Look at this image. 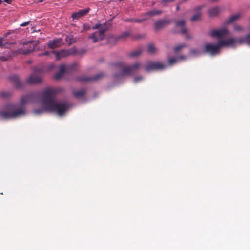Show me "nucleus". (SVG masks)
I'll return each instance as SVG.
<instances>
[{
  "mask_svg": "<svg viewBox=\"0 0 250 250\" xmlns=\"http://www.w3.org/2000/svg\"><path fill=\"white\" fill-rule=\"evenodd\" d=\"M57 92V89L48 88L43 90L41 95L36 92L31 93L21 98V106L20 108L16 109L14 104H9L6 106L8 111L1 112L0 116L2 118L7 119L24 115L25 114V104L29 102L36 101L39 97L42 99L43 108L35 110V113L39 114L43 113L44 111H50L55 112L59 116H62L66 112L69 105L66 102H58L55 101V97Z\"/></svg>",
  "mask_w": 250,
  "mask_h": 250,
  "instance_id": "nucleus-1",
  "label": "nucleus"
},
{
  "mask_svg": "<svg viewBox=\"0 0 250 250\" xmlns=\"http://www.w3.org/2000/svg\"><path fill=\"white\" fill-rule=\"evenodd\" d=\"M141 67V63L136 62L130 66L123 67L120 73L116 75V78L122 77L125 75H131L137 72Z\"/></svg>",
  "mask_w": 250,
  "mask_h": 250,
  "instance_id": "nucleus-2",
  "label": "nucleus"
},
{
  "mask_svg": "<svg viewBox=\"0 0 250 250\" xmlns=\"http://www.w3.org/2000/svg\"><path fill=\"white\" fill-rule=\"evenodd\" d=\"M220 46L218 42L217 44L210 43H206L204 47V52L213 56L219 53Z\"/></svg>",
  "mask_w": 250,
  "mask_h": 250,
  "instance_id": "nucleus-3",
  "label": "nucleus"
},
{
  "mask_svg": "<svg viewBox=\"0 0 250 250\" xmlns=\"http://www.w3.org/2000/svg\"><path fill=\"white\" fill-rule=\"evenodd\" d=\"M107 31V28L101 29L92 34L89 38L91 39L93 42H96L99 40H102L104 38L105 33Z\"/></svg>",
  "mask_w": 250,
  "mask_h": 250,
  "instance_id": "nucleus-4",
  "label": "nucleus"
},
{
  "mask_svg": "<svg viewBox=\"0 0 250 250\" xmlns=\"http://www.w3.org/2000/svg\"><path fill=\"white\" fill-rule=\"evenodd\" d=\"M166 66L159 62H148L145 66V70L146 71L148 72L155 70H162L165 68Z\"/></svg>",
  "mask_w": 250,
  "mask_h": 250,
  "instance_id": "nucleus-5",
  "label": "nucleus"
},
{
  "mask_svg": "<svg viewBox=\"0 0 250 250\" xmlns=\"http://www.w3.org/2000/svg\"><path fill=\"white\" fill-rule=\"evenodd\" d=\"M104 76L103 73H99L94 77H86L85 76H80L77 78L79 82H90L96 81Z\"/></svg>",
  "mask_w": 250,
  "mask_h": 250,
  "instance_id": "nucleus-6",
  "label": "nucleus"
},
{
  "mask_svg": "<svg viewBox=\"0 0 250 250\" xmlns=\"http://www.w3.org/2000/svg\"><path fill=\"white\" fill-rule=\"evenodd\" d=\"M52 52L55 54L56 60H59L61 59L68 56L73 54L71 50H61L59 51H52Z\"/></svg>",
  "mask_w": 250,
  "mask_h": 250,
  "instance_id": "nucleus-7",
  "label": "nucleus"
},
{
  "mask_svg": "<svg viewBox=\"0 0 250 250\" xmlns=\"http://www.w3.org/2000/svg\"><path fill=\"white\" fill-rule=\"evenodd\" d=\"M35 49V46L32 44V42H29L23 43V48L19 50L20 54H27Z\"/></svg>",
  "mask_w": 250,
  "mask_h": 250,
  "instance_id": "nucleus-8",
  "label": "nucleus"
},
{
  "mask_svg": "<svg viewBox=\"0 0 250 250\" xmlns=\"http://www.w3.org/2000/svg\"><path fill=\"white\" fill-rule=\"evenodd\" d=\"M171 23L170 20L168 19H160L156 21L154 23L155 30L158 31L161 29Z\"/></svg>",
  "mask_w": 250,
  "mask_h": 250,
  "instance_id": "nucleus-9",
  "label": "nucleus"
},
{
  "mask_svg": "<svg viewBox=\"0 0 250 250\" xmlns=\"http://www.w3.org/2000/svg\"><path fill=\"white\" fill-rule=\"evenodd\" d=\"M186 23V21L184 20H181L175 21V26L180 27L182 28L181 33L182 34L186 35V38L187 39H191L192 37L187 34L188 30L184 26Z\"/></svg>",
  "mask_w": 250,
  "mask_h": 250,
  "instance_id": "nucleus-10",
  "label": "nucleus"
},
{
  "mask_svg": "<svg viewBox=\"0 0 250 250\" xmlns=\"http://www.w3.org/2000/svg\"><path fill=\"white\" fill-rule=\"evenodd\" d=\"M10 80L12 82L14 87L17 89H21L23 87L24 83L20 80L17 75H13L9 77Z\"/></svg>",
  "mask_w": 250,
  "mask_h": 250,
  "instance_id": "nucleus-11",
  "label": "nucleus"
},
{
  "mask_svg": "<svg viewBox=\"0 0 250 250\" xmlns=\"http://www.w3.org/2000/svg\"><path fill=\"white\" fill-rule=\"evenodd\" d=\"M228 33V30L226 28H221L218 30H212L210 33L209 35L212 37H216L221 38L227 35Z\"/></svg>",
  "mask_w": 250,
  "mask_h": 250,
  "instance_id": "nucleus-12",
  "label": "nucleus"
},
{
  "mask_svg": "<svg viewBox=\"0 0 250 250\" xmlns=\"http://www.w3.org/2000/svg\"><path fill=\"white\" fill-rule=\"evenodd\" d=\"M62 45V39L58 38L54 40H50L47 43V46L49 48L54 49L57 48Z\"/></svg>",
  "mask_w": 250,
  "mask_h": 250,
  "instance_id": "nucleus-13",
  "label": "nucleus"
},
{
  "mask_svg": "<svg viewBox=\"0 0 250 250\" xmlns=\"http://www.w3.org/2000/svg\"><path fill=\"white\" fill-rule=\"evenodd\" d=\"M90 10V8H86L84 9H81L78 11L73 13L72 14V18L73 19L78 20L80 18L83 17L87 14Z\"/></svg>",
  "mask_w": 250,
  "mask_h": 250,
  "instance_id": "nucleus-14",
  "label": "nucleus"
},
{
  "mask_svg": "<svg viewBox=\"0 0 250 250\" xmlns=\"http://www.w3.org/2000/svg\"><path fill=\"white\" fill-rule=\"evenodd\" d=\"M202 6H200L196 7L193 10V12L195 13V14L193 15L191 18V21L192 22H194L195 21L200 20L201 16V10L203 8Z\"/></svg>",
  "mask_w": 250,
  "mask_h": 250,
  "instance_id": "nucleus-15",
  "label": "nucleus"
},
{
  "mask_svg": "<svg viewBox=\"0 0 250 250\" xmlns=\"http://www.w3.org/2000/svg\"><path fill=\"white\" fill-rule=\"evenodd\" d=\"M236 40L234 38H230L225 40H221L218 42L219 44L221 47L223 46H234Z\"/></svg>",
  "mask_w": 250,
  "mask_h": 250,
  "instance_id": "nucleus-16",
  "label": "nucleus"
},
{
  "mask_svg": "<svg viewBox=\"0 0 250 250\" xmlns=\"http://www.w3.org/2000/svg\"><path fill=\"white\" fill-rule=\"evenodd\" d=\"M26 82L30 84L39 83L42 82V78L32 75L26 79Z\"/></svg>",
  "mask_w": 250,
  "mask_h": 250,
  "instance_id": "nucleus-17",
  "label": "nucleus"
},
{
  "mask_svg": "<svg viewBox=\"0 0 250 250\" xmlns=\"http://www.w3.org/2000/svg\"><path fill=\"white\" fill-rule=\"evenodd\" d=\"M162 12L161 10L153 9L147 12L144 13L142 15L144 16V17H148V19L150 17L160 15Z\"/></svg>",
  "mask_w": 250,
  "mask_h": 250,
  "instance_id": "nucleus-18",
  "label": "nucleus"
},
{
  "mask_svg": "<svg viewBox=\"0 0 250 250\" xmlns=\"http://www.w3.org/2000/svg\"><path fill=\"white\" fill-rule=\"evenodd\" d=\"M66 69L64 65H61L60 66L59 71L54 75V78L55 80L60 79L64 75Z\"/></svg>",
  "mask_w": 250,
  "mask_h": 250,
  "instance_id": "nucleus-19",
  "label": "nucleus"
},
{
  "mask_svg": "<svg viewBox=\"0 0 250 250\" xmlns=\"http://www.w3.org/2000/svg\"><path fill=\"white\" fill-rule=\"evenodd\" d=\"M220 11V8L219 7H214L209 9L208 13L209 17H213L217 16Z\"/></svg>",
  "mask_w": 250,
  "mask_h": 250,
  "instance_id": "nucleus-20",
  "label": "nucleus"
},
{
  "mask_svg": "<svg viewBox=\"0 0 250 250\" xmlns=\"http://www.w3.org/2000/svg\"><path fill=\"white\" fill-rule=\"evenodd\" d=\"M238 42L240 44L246 43L250 45V34H248L246 37L239 38Z\"/></svg>",
  "mask_w": 250,
  "mask_h": 250,
  "instance_id": "nucleus-21",
  "label": "nucleus"
},
{
  "mask_svg": "<svg viewBox=\"0 0 250 250\" xmlns=\"http://www.w3.org/2000/svg\"><path fill=\"white\" fill-rule=\"evenodd\" d=\"M241 17V14L240 13L234 14L230 16V18L226 22L228 24H230L239 19Z\"/></svg>",
  "mask_w": 250,
  "mask_h": 250,
  "instance_id": "nucleus-22",
  "label": "nucleus"
},
{
  "mask_svg": "<svg viewBox=\"0 0 250 250\" xmlns=\"http://www.w3.org/2000/svg\"><path fill=\"white\" fill-rule=\"evenodd\" d=\"M85 94V90L83 89L73 92V95L76 98L83 97Z\"/></svg>",
  "mask_w": 250,
  "mask_h": 250,
  "instance_id": "nucleus-23",
  "label": "nucleus"
},
{
  "mask_svg": "<svg viewBox=\"0 0 250 250\" xmlns=\"http://www.w3.org/2000/svg\"><path fill=\"white\" fill-rule=\"evenodd\" d=\"M148 19V17H144L140 19H128L125 20L126 21L128 22H134L137 23H141L144 21L147 20Z\"/></svg>",
  "mask_w": 250,
  "mask_h": 250,
  "instance_id": "nucleus-24",
  "label": "nucleus"
},
{
  "mask_svg": "<svg viewBox=\"0 0 250 250\" xmlns=\"http://www.w3.org/2000/svg\"><path fill=\"white\" fill-rule=\"evenodd\" d=\"M142 53V50L141 49H139L138 50L132 51L131 52L129 53L128 54V56L130 57H136L140 55Z\"/></svg>",
  "mask_w": 250,
  "mask_h": 250,
  "instance_id": "nucleus-25",
  "label": "nucleus"
},
{
  "mask_svg": "<svg viewBox=\"0 0 250 250\" xmlns=\"http://www.w3.org/2000/svg\"><path fill=\"white\" fill-rule=\"evenodd\" d=\"M147 51L150 54H154L156 52V48L153 44H149L148 45Z\"/></svg>",
  "mask_w": 250,
  "mask_h": 250,
  "instance_id": "nucleus-26",
  "label": "nucleus"
},
{
  "mask_svg": "<svg viewBox=\"0 0 250 250\" xmlns=\"http://www.w3.org/2000/svg\"><path fill=\"white\" fill-rule=\"evenodd\" d=\"M12 55L8 54L6 56L0 55V60L2 61L5 62L7 61L9 58L12 57Z\"/></svg>",
  "mask_w": 250,
  "mask_h": 250,
  "instance_id": "nucleus-27",
  "label": "nucleus"
},
{
  "mask_svg": "<svg viewBox=\"0 0 250 250\" xmlns=\"http://www.w3.org/2000/svg\"><path fill=\"white\" fill-rule=\"evenodd\" d=\"M11 95L10 91H3L0 93V96L2 98H8Z\"/></svg>",
  "mask_w": 250,
  "mask_h": 250,
  "instance_id": "nucleus-28",
  "label": "nucleus"
},
{
  "mask_svg": "<svg viewBox=\"0 0 250 250\" xmlns=\"http://www.w3.org/2000/svg\"><path fill=\"white\" fill-rule=\"evenodd\" d=\"M130 34L128 32H125L118 37V39H125L130 36Z\"/></svg>",
  "mask_w": 250,
  "mask_h": 250,
  "instance_id": "nucleus-29",
  "label": "nucleus"
},
{
  "mask_svg": "<svg viewBox=\"0 0 250 250\" xmlns=\"http://www.w3.org/2000/svg\"><path fill=\"white\" fill-rule=\"evenodd\" d=\"M185 46H186V45L184 44H181L178 45L174 48V50L175 52H177L180 51V50H181L182 48H183Z\"/></svg>",
  "mask_w": 250,
  "mask_h": 250,
  "instance_id": "nucleus-30",
  "label": "nucleus"
},
{
  "mask_svg": "<svg viewBox=\"0 0 250 250\" xmlns=\"http://www.w3.org/2000/svg\"><path fill=\"white\" fill-rule=\"evenodd\" d=\"M177 59H176L175 57L170 58L168 61V63L170 65H173V64H175L177 62Z\"/></svg>",
  "mask_w": 250,
  "mask_h": 250,
  "instance_id": "nucleus-31",
  "label": "nucleus"
},
{
  "mask_svg": "<svg viewBox=\"0 0 250 250\" xmlns=\"http://www.w3.org/2000/svg\"><path fill=\"white\" fill-rule=\"evenodd\" d=\"M105 28H107L106 26H105V25H103V24H96L93 27V29H104Z\"/></svg>",
  "mask_w": 250,
  "mask_h": 250,
  "instance_id": "nucleus-32",
  "label": "nucleus"
},
{
  "mask_svg": "<svg viewBox=\"0 0 250 250\" xmlns=\"http://www.w3.org/2000/svg\"><path fill=\"white\" fill-rule=\"evenodd\" d=\"M174 1V0H162L161 3L163 6H166L167 4L173 2Z\"/></svg>",
  "mask_w": 250,
  "mask_h": 250,
  "instance_id": "nucleus-33",
  "label": "nucleus"
},
{
  "mask_svg": "<svg viewBox=\"0 0 250 250\" xmlns=\"http://www.w3.org/2000/svg\"><path fill=\"white\" fill-rule=\"evenodd\" d=\"M51 54H53L52 51L51 52H49V51H46L45 52H44L43 53H42V54H40L39 55V56H47V55H50Z\"/></svg>",
  "mask_w": 250,
  "mask_h": 250,
  "instance_id": "nucleus-34",
  "label": "nucleus"
},
{
  "mask_svg": "<svg viewBox=\"0 0 250 250\" xmlns=\"http://www.w3.org/2000/svg\"><path fill=\"white\" fill-rule=\"evenodd\" d=\"M143 79L142 76H138L135 78L134 80L135 82H138L139 81H141Z\"/></svg>",
  "mask_w": 250,
  "mask_h": 250,
  "instance_id": "nucleus-35",
  "label": "nucleus"
},
{
  "mask_svg": "<svg viewBox=\"0 0 250 250\" xmlns=\"http://www.w3.org/2000/svg\"><path fill=\"white\" fill-rule=\"evenodd\" d=\"M234 29L236 30H238V31H241L242 30V28L239 26V25H235L234 26Z\"/></svg>",
  "mask_w": 250,
  "mask_h": 250,
  "instance_id": "nucleus-36",
  "label": "nucleus"
},
{
  "mask_svg": "<svg viewBox=\"0 0 250 250\" xmlns=\"http://www.w3.org/2000/svg\"><path fill=\"white\" fill-rule=\"evenodd\" d=\"M29 21L25 22L21 24L20 25V26H21V27L26 26L28 25L29 24Z\"/></svg>",
  "mask_w": 250,
  "mask_h": 250,
  "instance_id": "nucleus-37",
  "label": "nucleus"
},
{
  "mask_svg": "<svg viewBox=\"0 0 250 250\" xmlns=\"http://www.w3.org/2000/svg\"><path fill=\"white\" fill-rule=\"evenodd\" d=\"M2 41H3V38H0V47H2L4 46V44H3Z\"/></svg>",
  "mask_w": 250,
  "mask_h": 250,
  "instance_id": "nucleus-38",
  "label": "nucleus"
},
{
  "mask_svg": "<svg viewBox=\"0 0 250 250\" xmlns=\"http://www.w3.org/2000/svg\"><path fill=\"white\" fill-rule=\"evenodd\" d=\"M190 53L191 54H196L197 53V51H196V50L195 49H192V50H190Z\"/></svg>",
  "mask_w": 250,
  "mask_h": 250,
  "instance_id": "nucleus-39",
  "label": "nucleus"
},
{
  "mask_svg": "<svg viewBox=\"0 0 250 250\" xmlns=\"http://www.w3.org/2000/svg\"><path fill=\"white\" fill-rule=\"evenodd\" d=\"M13 0H4L3 1L7 3L10 4Z\"/></svg>",
  "mask_w": 250,
  "mask_h": 250,
  "instance_id": "nucleus-40",
  "label": "nucleus"
},
{
  "mask_svg": "<svg viewBox=\"0 0 250 250\" xmlns=\"http://www.w3.org/2000/svg\"><path fill=\"white\" fill-rule=\"evenodd\" d=\"M179 9H180V7L178 5H177L176 7V11H179Z\"/></svg>",
  "mask_w": 250,
  "mask_h": 250,
  "instance_id": "nucleus-41",
  "label": "nucleus"
},
{
  "mask_svg": "<svg viewBox=\"0 0 250 250\" xmlns=\"http://www.w3.org/2000/svg\"><path fill=\"white\" fill-rule=\"evenodd\" d=\"M185 56H180V58L181 59H185Z\"/></svg>",
  "mask_w": 250,
  "mask_h": 250,
  "instance_id": "nucleus-42",
  "label": "nucleus"
},
{
  "mask_svg": "<svg viewBox=\"0 0 250 250\" xmlns=\"http://www.w3.org/2000/svg\"><path fill=\"white\" fill-rule=\"evenodd\" d=\"M209 1H212V2H215V1H217V0H209Z\"/></svg>",
  "mask_w": 250,
  "mask_h": 250,
  "instance_id": "nucleus-43",
  "label": "nucleus"
},
{
  "mask_svg": "<svg viewBox=\"0 0 250 250\" xmlns=\"http://www.w3.org/2000/svg\"><path fill=\"white\" fill-rule=\"evenodd\" d=\"M9 34H10V33H9V32H8V33H7L5 35V36H5V37H6V36H7V35H9Z\"/></svg>",
  "mask_w": 250,
  "mask_h": 250,
  "instance_id": "nucleus-44",
  "label": "nucleus"
},
{
  "mask_svg": "<svg viewBox=\"0 0 250 250\" xmlns=\"http://www.w3.org/2000/svg\"><path fill=\"white\" fill-rule=\"evenodd\" d=\"M53 68V65H51L50 67V69H52Z\"/></svg>",
  "mask_w": 250,
  "mask_h": 250,
  "instance_id": "nucleus-45",
  "label": "nucleus"
},
{
  "mask_svg": "<svg viewBox=\"0 0 250 250\" xmlns=\"http://www.w3.org/2000/svg\"><path fill=\"white\" fill-rule=\"evenodd\" d=\"M39 2H42V1H43V0H39Z\"/></svg>",
  "mask_w": 250,
  "mask_h": 250,
  "instance_id": "nucleus-46",
  "label": "nucleus"
},
{
  "mask_svg": "<svg viewBox=\"0 0 250 250\" xmlns=\"http://www.w3.org/2000/svg\"><path fill=\"white\" fill-rule=\"evenodd\" d=\"M120 1H123L124 0H119Z\"/></svg>",
  "mask_w": 250,
  "mask_h": 250,
  "instance_id": "nucleus-47",
  "label": "nucleus"
},
{
  "mask_svg": "<svg viewBox=\"0 0 250 250\" xmlns=\"http://www.w3.org/2000/svg\"><path fill=\"white\" fill-rule=\"evenodd\" d=\"M1 3V1H0V4Z\"/></svg>",
  "mask_w": 250,
  "mask_h": 250,
  "instance_id": "nucleus-48",
  "label": "nucleus"
},
{
  "mask_svg": "<svg viewBox=\"0 0 250 250\" xmlns=\"http://www.w3.org/2000/svg\"><path fill=\"white\" fill-rule=\"evenodd\" d=\"M0 1H1V0H0Z\"/></svg>",
  "mask_w": 250,
  "mask_h": 250,
  "instance_id": "nucleus-49",
  "label": "nucleus"
}]
</instances>
